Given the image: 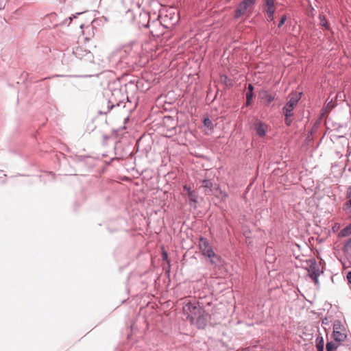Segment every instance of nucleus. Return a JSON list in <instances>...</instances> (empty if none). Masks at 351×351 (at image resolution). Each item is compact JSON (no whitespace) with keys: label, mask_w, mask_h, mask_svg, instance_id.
I'll list each match as a JSON object with an SVG mask.
<instances>
[{"label":"nucleus","mask_w":351,"mask_h":351,"mask_svg":"<svg viewBox=\"0 0 351 351\" xmlns=\"http://www.w3.org/2000/svg\"><path fill=\"white\" fill-rule=\"evenodd\" d=\"M186 318L198 328H204L207 325L208 314L204 308L195 302H189L183 308Z\"/></svg>","instance_id":"nucleus-1"},{"label":"nucleus","mask_w":351,"mask_h":351,"mask_svg":"<svg viewBox=\"0 0 351 351\" xmlns=\"http://www.w3.org/2000/svg\"><path fill=\"white\" fill-rule=\"evenodd\" d=\"M126 17L140 28H146L150 23L149 14L147 12L143 10L140 7L139 3H137L135 5V8L129 9L126 12Z\"/></svg>","instance_id":"nucleus-2"},{"label":"nucleus","mask_w":351,"mask_h":351,"mask_svg":"<svg viewBox=\"0 0 351 351\" xmlns=\"http://www.w3.org/2000/svg\"><path fill=\"white\" fill-rule=\"evenodd\" d=\"M199 245L203 255L210 259L211 264L217 265L221 263V257L214 252L213 247L206 238L201 237Z\"/></svg>","instance_id":"nucleus-3"},{"label":"nucleus","mask_w":351,"mask_h":351,"mask_svg":"<svg viewBox=\"0 0 351 351\" xmlns=\"http://www.w3.org/2000/svg\"><path fill=\"white\" fill-rule=\"evenodd\" d=\"M332 336L335 341L342 342L347 338L346 328L339 320H335L333 323Z\"/></svg>","instance_id":"nucleus-4"},{"label":"nucleus","mask_w":351,"mask_h":351,"mask_svg":"<svg viewBox=\"0 0 351 351\" xmlns=\"http://www.w3.org/2000/svg\"><path fill=\"white\" fill-rule=\"evenodd\" d=\"M165 27H169L167 25H162L158 19H156L150 22L146 28L149 29V34L154 37H159L163 34Z\"/></svg>","instance_id":"nucleus-5"},{"label":"nucleus","mask_w":351,"mask_h":351,"mask_svg":"<svg viewBox=\"0 0 351 351\" xmlns=\"http://www.w3.org/2000/svg\"><path fill=\"white\" fill-rule=\"evenodd\" d=\"M307 271L309 277L315 282V285H319L318 277L320 274L319 266L315 259H310L308 263Z\"/></svg>","instance_id":"nucleus-6"},{"label":"nucleus","mask_w":351,"mask_h":351,"mask_svg":"<svg viewBox=\"0 0 351 351\" xmlns=\"http://www.w3.org/2000/svg\"><path fill=\"white\" fill-rule=\"evenodd\" d=\"M300 99V97L294 96L291 97L289 100L286 103L285 106L282 108V112L284 116H293V110L298 105V103Z\"/></svg>","instance_id":"nucleus-7"},{"label":"nucleus","mask_w":351,"mask_h":351,"mask_svg":"<svg viewBox=\"0 0 351 351\" xmlns=\"http://www.w3.org/2000/svg\"><path fill=\"white\" fill-rule=\"evenodd\" d=\"M73 53L74 54V56L77 58L78 59L81 60H84V61H89V62H92L93 59V56L92 54V53L84 48H82V47H76L73 51Z\"/></svg>","instance_id":"nucleus-8"},{"label":"nucleus","mask_w":351,"mask_h":351,"mask_svg":"<svg viewBox=\"0 0 351 351\" xmlns=\"http://www.w3.org/2000/svg\"><path fill=\"white\" fill-rule=\"evenodd\" d=\"M122 95V93L120 90H114L112 92L113 98H111L108 101V111L112 109L114 106H120L123 103V99L117 101L116 98Z\"/></svg>","instance_id":"nucleus-9"},{"label":"nucleus","mask_w":351,"mask_h":351,"mask_svg":"<svg viewBox=\"0 0 351 351\" xmlns=\"http://www.w3.org/2000/svg\"><path fill=\"white\" fill-rule=\"evenodd\" d=\"M254 130H256V132L258 136H265L266 134V132L267 130V125L260 121H256L254 124Z\"/></svg>","instance_id":"nucleus-10"},{"label":"nucleus","mask_w":351,"mask_h":351,"mask_svg":"<svg viewBox=\"0 0 351 351\" xmlns=\"http://www.w3.org/2000/svg\"><path fill=\"white\" fill-rule=\"evenodd\" d=\"M261 99L264 100L267 104H271L276 99L275 95H271L267 90H262L260 92Z\"/></svg>","instance_id":"nucleus-11"},{"label":"nucleus","mask_w":351,"mask_h":351,"mask_svg":"<svg viewBox=\"0 0 351 351\" xmlns=\"http://www.w3.org/2000/svg\"><path fill=\"white\" fill-rule=\"evenodd\" d=\"M346 198L348 200L343 204V210L348 213H351V186L347 189Z\"/></svg>","instance_id":"nucleus-12"},{"label":"nucleus","mask_w":351,"mask_h":351,"mask_svg":"<svg viewBox=\"0 0 351 351\" xmlns=\"http://www.w3.org/2000/svg\"><path fill=\"white\" fill-rule=\"evenodd\" d=\"M247 10V8H246V5H244L241 2L238 5L237 9L235 10L234 18H236V19L240 18L241 16H242L243 15H244L245 14Z\"/></svg>","instance_id":"nucleus-13"},{"label":"nucleus","mask_w":351,"mask_h":351,"mask_svg":"<svg viewBox=\"0 0 351 351\" xmlns=\"http://www.w3.org/2000/svg\"><path fill=\"white\" fill-rule=\"evenodd\" d=\"M275 1L276 0H265V12H275L276 11V8H275Z\"/></svg>","instance_id":"nucleus-14"},{"label":"nucleus","mask_w":351,"mask_h":351,"mask_svg":"<svg viewBox=\"0 0 351 351\" xmlns=\"http://www.w3.org/2000/svg\"><path fill=\"white\" fill-rule=\"evenodd\" d=\"M341 345V341H330L327 342L326 345V351H336L338 347Z\"/></svg>","instance_id":"nucleus-15"},{"label":"nucleus","mask_w":351,"mask_h":351,"mask_svg":"<svg viewBox=\"0 0 351 351\" xmlns=\"http://www.w3.org/2000/svg\"><path fill=\"white\" fill-rule=\"evenodd\" d=\"M350 235H351V222L338 233L339 237H346Z\"/></svg>","instance_id":"nucleus-16"},{"label":"nucleus","mask_w":351,"mask_h":351,"mask_svg":"<svg viewBox=\"0 0 351 351\" xmlns=\"http://www.w3.org/2000/svg\"><path fill=\"white\" fill-rule=\"evenodd\" d=\"M316 348L317 350H324V341L322 336H318L315 339Z\"/></svg>","instance_id":"nucleus-17"},{"label":"nucleus","mask_w":351,"mask_h":351,"mask_svg":"<svg viewBox=\"0 0 351 351\" xmlns=\"http://www.w3.org/2000/svg\"><path fill=\"white\" fill-rule=\"evenodd\" d=\"M188 196L190 199L191 204L193 205V204H194L193 206H195V204L197 203V195L196 193L193 191L188 193Z\"/></svg>","instance_id":"nucleus-18"},{"label":"nucleus","mask_w":351,"mask_h":351,"mask_svg":"<svg viewBox=\"0 0 351 351\" xmlns=\"http://www.w3.org/2000/svg\"><path fill=\"white\" fill-rule=\"evenodd\" d=\"M319 19L320 21V25L324 27L326 29H329V25L326 19V16L322 14L319 15Z\"/></svg>","instance_id":"nucleus-19"},{"label":"nucleus","mask_w":351,"mask_h":351,"mask_svg":"<svg viewBox=\"0 0 351 351\" xmlns=\"http://www.w3.org/2000/svg\"><path fill=\"white\" fill-rule=\"evenodd\" d=\"M217 191H219V194L217 195V197H220L222 201L226 200V199L228 197V193L225 191H222L219 188H218Z\"/></svg>","instance_id":"nucleus-20"},{"label":"nucleus","mask_w":351,"mask_h":351,"mask_svg":"<svg viewBox=\"0 0 351 351\" xmlns=\"http://www.w3.org/2000/svg\"><path fill=\"white\" fill-rule=\"evenodd\" d=\"M204 125L205 127L208 128L210 130H213L214 128V125L213 121L209 118H204L203 121Z\"/></svg>","instance_id":"nucleus-21"},{"label":"nucleus","mask_w":351,"mask_h":351,"mask_svg":"<svg viewBox=\"0 0 351 351\" xmlns=\"http://www.w3.org/2000/svg\"><path fill=\"white\" fill-rule=\"evenodd\" d=\"M202 183V187L209 189L210 190H211V189L213 186V181L210 180H208V179L203 180Z\"/></svg>","instance_id":"nucleus-22"},{"label":"nucleus","mask_w":351,"mask_h":351,"mask_svg":"<svg viewBox=\"0 0 351 351\" xmlns=\"http://www.w3.org/2000/svg\"><path fill=\"white\" fill-rule=\"evenodd\" d=\"M241 3L244 5H246V8H248L250 6L255 4L256 0H243L241 1Z\"/></svg>","instance_id":"nucleus-23"},{"label":"nucleus","mask_w":351,"mask_h":351,"mask_svg":"<svg viewBox=\"0 0 351 351\" xmlns=\"http://www.w3.org/2000/svg\"><path fill=\"white\" fill-rule=\"evenodd\" d=\"M220 80L223 83L226 84V85L230 84V80L228 77L226 75H221L220 76Z\"/></svg>","instance_id":"nucleus-24"},{"label":"nucleus","mask_w":351,"mask_h":351,"mask_svg":"<svg viewBox=\"0 0 351 351\" xmlns=\"http://www.w3.org/2000/svg\"><path fill=\"white\" fill-rule=\"evenodd\" d=\"M287 16L285 14L282 15L280 18V20L278 24V28H280L283 25L284 23H285V21H287Z\"/></svg>","instance_id":"nucleus-25"},{"label":"nucleus","mask_w":351,"mask_h":351,"mask_svg":"<svg viewBox=\"0 0 351 351\" xmlns=\"http://www.w3.org/2000/svg\"><path fill=\"white\" fill-rule=\"evenodd\" d=\"M267 16V20L268 21H273L274 19V13L275 12H265Z\"/></svg>","instance_id":"nucleus-26"},{"label":"nucleus","mask_w":351,"mask_h":351,"mask_svg":"<svg viewBox=\"0 0 351 351\" xmlns=\"http://www.w3.org/2000/svg\"><path fill=\"white\" fill-rule=\"evenodd\" d=\"M292 116H285V124L287 125V126H290L292 123V119H291Z\"/></svg>","instance_id":"nucleus-27"},{"label":"nucleus","mask_w":351,"mask_h":351,"mask_svg":"<svg viewBox=\"0 0 351 351\" xmlns=\"http://www.w3.org/2000/svg\"><path fill=\"white\" fill-rule=\"evenodd\" d=\"M344 247L347 250H351V237L347 240V241L346 242V243L344 245Z\"/></svg>","instance_id":"nucleus-28"},{"label":"nucleus","mask_w":351,"mask_h":351,"mask_svg":"<svg viewBox=\"0 0 351 351\" xmlns=\"http://www.w3.org/2000/svg\"><path fill=\"white\" fill-rule=\"evenodd\" d=\"M254 96V93L247 91L246 93V99L247 100H252Z\"/></svg>","instance_id":"nucleus-29"},{"label":"nucleus","mask_w":351,"mask_h":351,"mask_svg":"<svg viewBox=\"0 0 351 351\" xmlns=\"http://www.w3.org/2000/svg\"><path fill=\"white\" fill-rule=\"evenodd\" d=\"M183 189L184 191L187 192V193H189L190 192L193 191L191 187L186 184L184 185Z\"/></svg>","instance_id":"nucleus-30"},{"label":"nucleus","mask_w":351,"mask_h":351,"mask_svg":"<svg viewBox=\"0 0 351 351\" xmlns=\"http://www.w3.org/2000/svg\"><path fill=\"white\" fill-rule=\"evenodd\" d=\"M170 19L172 21V22H171V25H176V24L178 23V16H176L175 17V19H173L172 18H171Z\"/></svg>","instance_id":"nucleus-31"},{"label":"nucleus","mask_w":351,"mask_h":351,"mask_svg":"<svg viewBox=\"0 0 351 351\" xmlns=\"http://www.w3.org/2000/svg\"><path fill=\"white\" fill-rule=\"evenodd\" d=\"M82 13H83V12H77V13H76L75 14H73L72 16H69V20L70 21H71L73 19H75V18L77 17V16H78V15H80V14H82Z\"/></svg>","instance_id":"nucleus-32"},{"label":"nucleus","mask_w":351,"mask_h":351,"mask_svg":"<svg viewBox=\"0 0 351 351\" xmlns=\"http://www.w3.org/2000/svg\"><path fill=\"white\" fill-rule=\"evenodd\" d=\"M247 91L253 93L254 86L252 84H249L247 86Z\"/></svg>","instance_id":"nucleus-33"},{"label":"nucleus","mask_w":351,"mask_h":351,"mask_svg":"<svg viewBox=\"0 0 351 351\" xmlns=\"http://www.w3.org/2000/svg\"><path fill=\"white\" fill-rule=\"evenodd\" d=\"M348 283L351 284V271H348L346 276Z\"/></svg>","instance_id":"nucleus-34"},{"label":"nucleus","mask_w":351,"mask_h":351,"mask_svg":"<svg viewBox=\"0 0 351 351\" xmlns=\"http://www.w3.org/2000/svg\"><path fill=\"white\" fill-rule=\"evenodd\" d=\"M162 258H163V260H166V259H167L168 254H167V252H165V251H164V252H162Z\"/></svg>","instance_id":"nucleus-35"},{"label":"nucleus","mask_w":351,"mask_h":351,"mask_svg":"<svg viewBox=\"0 0 351 351\" xmlns=\"http://www.w3.org/2000/svg\"><path fill=\"white\" fill-rule=\"evenodd\" d=\"M252 103V100H247L246 99V102H245V106H249Z\"/></svg>","instance_id":"nucleus-36"},{"label":"nucleus","mask_w":351,"mask_h":351,"mask_svg":"<svg viewBox=\"0 0 351 351\" xmlns=\"http://www.w3.org/2000/svg\"><path fill=\"white\" fill-rule=\"evenodd\" d=\"M130 50H131L130 47H129V46H128V47H126L125 48V49H124V52H128V51H130Z\"/></svg>","instance_id":"nucleus-37"},{"label":"nucleus","mask_w":351,"mask_h":351,"mask_svg":"<svg viewBox=\"0 0 351 351\" xmlns=\"http://www.w3.org/2000/svg\"><path fill=\"white\" fill-rule=\"evenodd\" d=\"M322 324H328V319L327 318H325L322 320Z\"/></svg>","instance_id":"nucleus-38"},{"label":"nucleus","mask_w":351,"mask_h":351,"mask_svg":"<svg viewBox=\"0 0 351 351\" xmlns=\"http://www.w3.org/2000/svg\"><path fill=\"white\" fill-rule=\"evenodd\" d=\"M80 28H83V27H84V24H80Z\"/></svg>","instance_id":"nucleus-39"},{"label":"nucleus","mask_w":351,"mask_h":351,"mask_svg":"<svg viewBox=\"0 0 351 351\" xmlns=\"http://www.w3.org/2000/svg\"><path fill=\"white\" fill-rule=\"evenodd\" d=\"M126 99H127V101H128L130 102V99H129V97H128V96L126 97Z\"/></svg>","instance_id":"nucleus-40"},{"label":"nucleus","mask_w":351,"mask_h":351,"mask_svg":"<svg viewBox=\"0 0 351 351\" xmlns=\"http://www.w3.org/2000/svg\"><path fill=\"white\" fill-rule=\"evenodd\" d=\"M122 51H123L122 50H120V51H119V53L120 54H121V53H122Z\"/></svg>","instance_id":"nucleus-41"},{"label":"nucleus","mask_w":351,"mask_h":351,"mask_svg":"<svg viewBox=\"0 0 351 351\" xmlns=\"http://www.w3.org/2000/svg\"><path fill=\"white\" fill-rule=\"evenodd\" d=\"M317 351H324V350H317Z\"/></svg>","instance_id":"nucleus-42"}]
</instances>
